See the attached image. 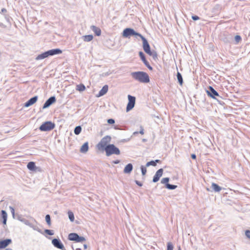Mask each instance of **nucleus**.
<instances>
[{"label":"nucleus","mask_w":250,"mask_h":250,"mask_svg":"<svg viewBox=\"0 0 250 250\" xmlns=\"http://www.w3.org/2000/svg\"><path fill=\"white\" fill-rule=\"evenodd\" d=\"M55 127L54 123L51 121H47L43 123L39 127L40 130L42 131H48L52 130Z\"/></svg>","instance_id":"6"},{"label":"nucleus","mask_w":250,"mask_h":250,"mask_svg":"<svg viewBox=\"0 0 250 250\" xmlns=\"http://www.w3.org/2000/svg\"><path fill=\"white\" fill-rule=\"evenodd\" d=\"M15 219H17V220H19L20 221L22 222V220L24 219V218L22 217V215L19 214H16L15 215Z\"/></svg>","instance_id":"40"},{"label":"nucleus","mask_w":250,"mask_h":250,"mask_svg":"<svg viewBox=\"0 0 250 250\" xmlns=\"http://www.w3.org/2000/svg\"><path fill=\"white\" fill-rule=\"evenodd\" d=\"M68 215L69 220L71 222H73L74 220V215L73 213L71 211H68Z\"/></svg>","instance_id":"34"},{"label":"nucleus","mask_w":250,"mask_h":250,"mask_svg":"<svg viewBox=\"0 0 250 250\" xmlns=\"http://www.w3.org/2000/svg\"><path fill=\"white\" fill-rule=\"evenodd\" d=\"M163 171L164 170L163 168H160L156 171L155 174L154 175L153 178L152 182L153 183H156L159 180L160 177L163 175Z\"/></svg>","instance_id":"13"},{"label":"nucleus","mask_w":250,"mask_h":250,"mask_svg":"<svg viewBox=\"0 0 250 250\" xmlns=\"http://www.w3.org/2000/svg\"><path fill=\"white\" fill-rule=\"evenodd\" d=\"M86 241L85 238L83 236H79L78 234V236L77 237V239L76 240V242L77 243H83V242H85Z\"/></svg>","instance_id":"31"},{"label":"nucleus","mask_w":250,"mask_h":250,"mask_svg":"<svg viewBox=\"0 0 250 250\" xmlns=\"http://www.w3.org/2000/svg\"><path fill=\"white\" fill-rule=\"evenodd\" d=\"M242 40V38L240 35H236L234 37L235 44H237Z\"/></svg>","instance_id":"35"},{"label":"nucleus","mask_w":250,"mask_h":250,"mask_svg":"<svg viewBox=\"0 0 250 250\" xmlns=\"http://www.w3.org/2000/svg\"><path fill=\"white\" fill-rule=\"evenodd\" d=\"M83 38L84 42H90L93 39V36L92 35H87L83 36Z\"/></svg>","instance_id":"29"},{"label":"nucleus","mask_w":250,"mask_h":250,"mask_svg":"<svg viewBox=\"0 0 250 250\" xmlns=\"http://www.w3.org/2000/svg\"><path fill=\"white\" fill-rule=\"evenodd\" d=\"M211 188L215 192H219L222 189L221 187L214 183H212Z\"/></svg>","instance_id":"24"},{"label":"nucleus","mask_w":250,"mask_h":250,"mask_svg":"<svg viewBox=\"0 0 250 250\" xmlns=\"http://www.w3.org/2000/svg\"><path fill=\"white\" fill-rule=\"evenodd\" d=\"M104 150L105 151L107 156H109L113 154L120 155L121 153L120 149L114 144H108Z\"/></svg>","instance_id":"3"},{"label":"nucleus","mask_w":250,"mask_h":250,"mask_svg":"<svg viewBox=\"0 0 250 250\" xmlns=\"http://www.w3.org/2000/svg\"><path fill=\"white\" fill-rule=\"evenodd\" d=\"M128 102L127 103L126 110L127 112L131 110L135 106L136 98L130 95L127 96Z\"/></svg>","instance_id":"8"},{"label":"nucleus","mask_w":250,"mask_h":250,"mask_svg":"<svg viewBox=\"0 0 250 250\" xmlns=\"http://www.w3.org/2000/svg\"><path fill=\"white\" fill-rule=\"evenodd\" d=\"M206 93L209 97L212 99H216L217 101H218V100L216 98V97L221 98L219 95V93L211 86H208V89L206 90Z\"/></svg>","instance_id":"7"},{"label":"nucleus","mask_w":250,"mask_h":250,"mask_svg":"<svg viewBox=\"0 0 250 250\" xmlns=\"http://www.w3.org/2000/svg\"><path fill=\"white\" fill-rule=\"evenodd\" d=\"M90 29L94 32L96 36H99L101 35V30L99 27L95 25H91Z\"/></svg>","instance_id":"18"},{"label":"nucleus","mask_w":250,"mask_h":250,"mask_svg":"<svg viewBox=\"0 0 250 250\" xmlns=\"http://www.w3.org/2000/svg\"><path fill=\"white\" fill-rule=\"evenodd\" d=\"M56 101V99L55 96H51L49 98L44 104L42 109H45L49 107L51 104L55 103Z\"/></svg>","instance_id":"12"},{"label":"nucleus","mask_w":250,"mask_h":250,"mask_svg":"<svg viewBox=\"0 0 250 250\" xmlns=\"http://www.w3.org/2000/svg\"><path fill=\"white\" fill-rule=\"evenodd\" d=\"M83 248L84 250H86L87 248V245L86 244H83Z\"/></svg>","instance_id":"53"},{"label":"nucleus","mask_w":250,"mask_h":250,"mask_svg":"<svg viewBox=\"0 0 250 250\" xmlns=\"http://www.w3.org/2000/svg\"><path fill=\"white\" fill-rule=\"evenodd\" d=\"M3 25V24L1 23H0V26H2Z\"/></svg>","instance_id":"56"},{"label":"nucleus","mask_w":250,"mask_h":250,"mask_svg":"<svg viewBox=\"0 0 250 250\" xmlns=\"http://www.w3.org/2000/svg\"><path fill=\"white\" fill-rule=\"evenodd\" d=\"M38 96H35L28 100L24 104V106L27 107L34 104L38 100Z\"/></svg>","instance_id":"14"},{"label":"nucleus","mask_w":250,"mask_h":250,"mask_svg":"<svg viewBox=\"0 0 250 250\" xmlns=\"http://www.w3.org/2000/svg\"><path fill=\"white\" fill-rule=\"evenodd\" d=\"M78 234L76 233H70L69 234L68 239L70 241H73L76 242Z\"/></svg>","instance_id":"25"},{"label":"nucleus","mask_w":250,"mask_h":250,"mask_svg":"<svg viewBox=\"0 0 250 250\" xmlns=\"http://www.w3.org/2000/svg\"><path fill=\"white\" fill-rule=\"evenodd\" d=\"M1 217L2 219V223L3 225L6 224L7 219V214L6 211L4 210H2L1 211Z\"/></svg>","instance_id":"21"},{"label":"nucleus","mask_w":250,"mask_h":250,"mask_svg":"<svg viewBox=\"0 0 250 250\" xmlns=\"http://www.w3.org/2000/svg\"><path fill=\"white\" fill-rule=\"evenodd\" d=\"M159 162H160V161L159 160H156L155 161L152 160L147 162L146 165V167H149L150 166L155 167L156 166L157 163Z\"/></svg>","instance_id":"26"},{"label":"nucleus","mask_w":250,"mask_h":250,"mask_svg":"<svg viewBox=\"0 0 250 250\" xmlns=\"http://www.w3.org/2000/svg\"><path fill=\"white\" fill-rule=\"evenodd\" d=\"M140 38L143 42V47L144 51L149 56H152L154 59L157 58L158 55L156 51L154 50H151L150 46L147 40L143 36H142Z\"/></svg>","instance_id":"2"},{"label":"nucleus","mask_w":250,"mask_h":250,"mask_svg":"<svg viewBox=\"0 0 250 250\" xmlns=\"http://www.w3.org/2000/svg\"><path fill=\"white\" fill-rule=\"evenodd\" d=\"M177 79L178 80V82L180 85H182L183 83V77L181 74L179 72H177Z\"/></svg>","instance_id":"28"},{"label":"nucleus","mask_w":250,"mask_h":250,"mask_svg":"<svg viewBox=\"0 0 250 250\" xmlns=\"http://www.w3.org/2000/svg\"><path fill=\"white\" fill-rule=\"evenodd\" d=\"M130 75L134 80L142 83H148L150 81L148 75L143 71L133 72Z\"/></svg>","instance_id":"1"},{"label":"nucleus","mask_w":250,"mask_h":250,"mask_svg":"<svg viewBox=\"0 0 250 250\" xmlns=\"http://www.w3.org/2000/svg\"><path fill=\"white\" fill-rule=\"evenodd\" d=\"M22 222L30 227L32 225V223H31L28 220L25 219V218H24V219L22 220Z\"/></svg>","instance_id":"41"},{"label":"nucleus","mask_w":250,"mask_h":250,"mask_svg":"<svg viewBox=\"0 0 250 250\" xmlns=\"http://www.w3.org/2000/svg\"><path fill=\"white\" fill-rule=\"evenodd\" d=\"M191 18L193 21H197L200 19V18L196 15L192 16Z\"/></svg>","instance_id":"46"},{"label":"nucleus","mask_w":250,"mask_h":250,"mask_svg":"<svg viewBox=\"0 0 250 250\" xmlns=\"http://www.w3.org/2000/svg\"><path fill=\"white\" fill-rule=\"evenodd\" d=\"M76 250H82V249L81 248H76Z\"/></svg>","instance_id":"54"},{"label":"nucleus","mask_w":250,"mask_h":250,"mask_svg":"<svg viewBox=\"0 0 250 250\" xmlns=\"http://www.w3.org/2000/svg\"><path fill=\"white\" fill-rule=\"evenodd\" d=\"M47 51L49 57L59 55L62 53V50L59 48L52 49Z\"/></svg>","instance_id":"16"},{"label":"nucleus","mask_w":250,"mask_h":250,"mask_svg":"<svg viewBox=\"0 0 250 250\" xmlns=\"http://www.w3.org/2000/svg\"><path fill=\"white\" fill-rule=\"evenodd\" d=\"M178 250H181V249H180V247H179V249H178Z\"/></svg>","instance_id":"57"},{"label":"nucleus","mask_w":250,"mask_h":250,"mask_svg":"<svg viewBox=\"0 0 250 250\" xmlns=\"http://www.w3.org/2000/svg\"><path fill=\"white\" fill-rule=\"evenodd\" d=\"M114 128L116 130H120L121 129L120 126L119 125H115L114 127Z\"/></svg>","instance_id":"51"},{"label":"nucleus","mask_w":250,"mask_h":250,"mask_svg":"<svg viewBox=\"0 0 250 250\" xmlns=\"http://www.w3.org/2000/svg\"><path fill=\"white\" fill-rule=\"evenodd\" d=\"M169 181V178L168 177H166V178H163L161 180V182L162 184H165V187H166V185L167 184H168Z\"/></svg>","instance_id":"36"},{"label":"nucleus","mask_w":250,"mask_h":250,"mask_svg":"<svg viewBox=\"0 0 250 250\" xmlns=\"http://www.w3.org/2000/svg\"><path fill=\"white\" fill-rule=\"evenodd\" d=\"M173 250V245L172 243L170 242H169L167 243V250Z\"/></svg>","instance_id":"39"},{"label":"nucleus","mask_w":250,"mask_h":250,"mask_svg":"<svg viewBox=\"0 0 250 250\" xmlns=\"http://www.w3.org/2000/svg\"><path fill=\"white\" fill-rule=\"evenodd\" d=\"M133 169V165L131 163L128 164L125 166L124 169V172L126 174H129L132 171Z\"/></svg>","instance_id":"20"},{"label":"nucleus","mask_w":250,"mask_h":250,"mask_svg":"<svg viewBox=\"0 0 250 250\" xmlns=\"http://www.w3.org/2000/svg\"><path fill=\"white\" fill-rule=\"evenodd\" d=\"M120 162V160H115V161H113L112 162V163L115 164H119Z\"/></svg>","instance_id":"50"},{"label":"nucleus","mask_w":250,"mask_h":250,"mask_svg":"<svg viewBox=\"0 0 250 250\" xmlns=\"http://www.w3.org/2000/svg\"><path fill=\"white\" fill-rule=\"evenodd\" d=\"M144 128H143V126H140V130L139 131V133L141 134H142V135L144 134Z\"/></svg>","instance_id":"48"},{"label":"nucleus","mask_w":250,"mask_h":250,"mask_svg":"<svg viewBox=\"0 0 250 250\" xmlns=\"http://www.w3.org/2000/svg\"><path fill=\"white\" fill-rule=\"evenodd\" d=\"M52 244L55 248L61 249L62 250H65L63 244L59 239H53L52 240Z\"/></svg>","instance_id":"9"},{"label":"nucleus","mask_w":250,"mask_h":250,"mask_svg":"<svg viewBox=\"0 0 250 250\" xmlns=\"http://www.w3.org/2000/svg\"><path fill=\"white\" fill-rule=\"evenodd\" d=\"M44 232L49 235H53L54 234L53 231L50 229H46L44 230Z\"/></svg>","instance_id":"42"},{"label":"nucleus","mask_w":250,"mask_h":250,"mask_svg":"<svg viewBox=\"0 0 250 250\" xmlns=\"http://www.w3.org/2000/svg\"><path fill=\"white\" fill-rule=\"evenodd\" d=\"M246 236L249 239H250V230H247L245 231Z\"/></svg>","instance_id":"45"},{"label":"nucleus","mask_w":250,"mask_h":250,"mask_svg":"<svg viewBox=\"0 0 250 250\" xmlns=\"http://www.w3.org/2000/svg\"><path fill=\"white\" fill-rule=\"evenodd\" d=\"M108 85L106 84L104 85L102 87V88L100 90V91H99L98 94L97 95V97H99L102 96L104 95V94H105L107 93V92L108 91Z\"/></svg>","instance_id":"17"},{"label":"nucleus","mask_w":250,"mask_h":250,"mask_svg":"<svg viewBox=\"0 0 250 250\" xmlns=\"http://www.w3.org/2000/svg\"><path fill=\"white\" fill-rule=\"evenodd\" d=\"M122 36L124 38H130L131 36L139 37L141 38L142 35L136 32L133 28H126L123 30Z\"/></svg>","instance_id":"4"},{"label":"nucleus","mask_w":250,"mask_h":250,"mask_svg":"<svg viewBox=\"0 0 250 250\" xmlns=\"http://www.w3.org/2000/svg\"><path fill=\"white\" fill-rule=\"evenodd\" d=\"M138 132H134V134H138Z\"/></svg>","instance_id":"55"},{"label":"nucleus","mask_w":250,"mask_h":250,"mask_svg":"<svg viewBox=\"0 0 250 250\" xmlns=\"http://www.w3.org/2000/svg\"><path fill=\"white\" fill-rule=\"evenodd\" d=\"M135 182L139 187H142L143 186L142 183L138 180H135Z\"/></svg>","instance_id":"47"},{"label":"nucleus","mask_w":250,"mask_h":250,"mask_svg":"<svg viewBox=\"0 0 250 250\" xmlns=\"http://www.w3.org/2000/svg\"><path fill=\"white\" fill-rule=\"evenodd\" d=\"M82 127L80 125H78L75 127L74 128V132L76 135H79L82 131Z\"/></svg>","instance_id":"30"},{"label":"nucleus","mask_w":250,"mask_h":250,"mask_svg":"<svg viewBox=\"0 0 250 250\" xmlns=\"http://www.w3.org/2000/svg\"><path fill=\"white\" fill-rule=\"evenodd\" d=\"M107 122L109 124H113L115 123V120L113 119H109L107 120Z\"/></svg>","instance_id":"44"},{"label":"nucleus","mask_w":250,"mask_h":250,"mask_svg":"<svg viewBox=\"0 0 250 250\" xmlns=\"http://www.w3.org/2000/svg\"><path fill=\"white\" fill-rule=\"evenodd\" d=\"M221 40L225 43H230L233 41V36L228 33H224Z\"/></svg>","instance_id":"11"},{"label":"nucleus","mask_w":250,"mask_h":250,"mask_svg":"<svg viewBox=\"0 0 250 250\" xmlns=\"http://www.w3.org/2000/svg\"><path fill=\"white\" fill-rule=\"evenodd\" d=\"M88 142L84 143L81 147L80 152L81 153H85L88 150Z\"/></svg>","instance_id":"22"},{"label":"nucleus","mask_w":250,"mask_h":250,"mask_svg":"<svg viewBox=\"0 0 250 250\" xmlns=\"http://www.w3.org/2000/svg\"><path fill=\"white\" fill-rule=\"evenodd\" d=\"M177 187V186L174 185H171L168 183V184H167L166 185V188L170 190H173L176 188Z\"/></svg>","instance_id":"33"},{"label":"nucleus","mask_w":250,"mask_h":250,"mask_svg":"<svg viewBox=\"0 0 250 250\" xmlns=\"http://www.w3.org/2000/svg\"><path fill=\"white\" fill-rule=\"evenodd\" d=\"M147 167L141 166V170L143 175H145L146 173V167Z\"/></svg>","instance_id":"38"},{"label":"nucleus","mask_w":250,"mask_h":250,"mask_svg":"<svg viewBox=\"0 0 250 250\" xmlns=\"http://www.w3.org/2000/svg\"><path fill=\"white\" fill-rule=\"evenodd\" d=\"M49 56H48V55L47 53V51H45V52L38 55L36 58V60H42V59H44L46 58H47Z\"/></svg>","instance_id":"23"},{"label":"nucleus","mask_w":250,"mask_h":250,"mask_svg":"<svg viewBox=\"0 0 250 250\" xmlns=\"http://www.w3.org/2000/svg\"><path fill=\"white\" fill-rule=\"evenodd\" d=\"M111 138L110 136H105L103 137L100 142L97 145V147L99 150H104L108 145L107 144L111 141Z\"/></svg>","instance_id":"5"},{"label":"nucleus","mask_w":250,"mask_h":250,"mask_svg":"<svg viewBox=\"0 0 250 250\" xmlns=\"http://www.w3.org/2000/svg\"><path fill=\"white\" fill-rule=\"evenodd\" d=\"M30 228H32L34 230H37L39 232L43 234L42 230L37 225H34L33 224H32L31 226H30Z\"/></svg>","instance_id":"32"},{"label":"nucleus","mask_w":250,"mask_h":250,"mask_svg":"<svg viewBox=\"0 0 250 250\" xmlns=\"http://www.w3.org/2000/svg\"><path fill=\"white\" fill-rule=\"evenodd\" d=\"M139 55L141 60L143 61L145 65L148 68V69L150 70H152L153 68L151 66H150L148 61L146 60L144 53L142 51H140L139 52Z\"/></svg>","instance_id":"10"},{"label":"nucleus","mask_w":250,"mask_h":250,"mask_svg":"<svg viewBox=\"0 0 250 250\" xmlns=\"http://www.w3.org/2000/svg\"><path fill=\"white\" fill-rule=\"evenodd\" d=\"M7 10L5 8H2L1 10V13H5V12H6Z\"/></svg>","instance_id":"52"},{"label":"nucleus","mask_w":250,"mask_h":250,"mask_svg":"<svg viewBox=\"0 0 250 250\" xmlns=\"http://www.w3.org/2000/svg\"><path fill=\"white\" fill-rule=\"evenodd\" d=\"M191 157L192 159H196V155L195 154H192L191 155Z\"/></svg>","instance_id":"49"},{"label":"nucleus","mask_w":250,"mask_h":250,"mask_svg":"<svg viewBox=\"0 0 250 250\" xmlns=\"http://www.w3.org/2000/svg\"><path fill=\"white\" fill-rule=\"evenodd\" d=\"M27 167L28 169L33 171H36L38 167L36 166L35 163L30 162L28 163Z\"/></svg>","instance_id":"19"},{"label":"nucleus","mask_w":250,"mask_h":250,"mask_svg":"<svg viewBox=\"0 0 250 250\" xmlns=\"http://www.w3.org/2000/svg\"><path fill=\"white\" fill-rule=\"evenodd\" d=\"M76 89L80 92H82L85 90V86L83 84L81 83L77 85Z\"/></svg>","instance_id":"27"},{"label":"nucleus","mask_w":250,"mask_h":250,"mask_svg":"<svg viewBox=\"0 0 250 250\" xmlns=\"http://www.w3.org/2000/svg\"><path fill=\"white\" fill-rule=\"evenodd\" d=\"M45 221L47 224V225L48 226H50L51 225V217H50V215L49 214H47L45 216Z\"/></svg>","instance_id":"37"},{"label":"nucleus","mask_w":250,"mask_h":250,"mask_svg":"<svg viewBox=\"0 0 250 250\" xmlns=\"http://www.w3.org/2000/svg\"><path fill=\"white\" fill-rule=\"evenodd\" d=\"M9 209H10L11 210V212L12 213V217L13 218H15V210H14V208L12 206H10L9 207Z\"/></svg>","instance_id":"43"},{"label":"nucleus","mask_w":250,"mask_h":250,"mask_svg":"<svg viewBox=\"0 0 250 250\" xmlns=\"http://www.w3.org/2000/svg\"><path fill=\"white\" fill-rule=\"evenodd\" d=\"M11 243L12 240L11 239H6L0 240V249L5 248Z\"/></svg>","instance_id":"15"}]
</instances>
